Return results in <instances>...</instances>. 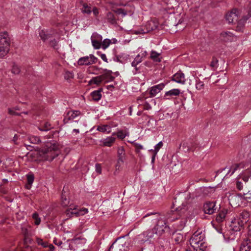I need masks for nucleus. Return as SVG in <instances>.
I'll list each match as a JSON object with an SVG mask.
<instances>
[{
  "mask_svg": "<svg viewBox=\"0 0 251 251\" xmlns=\"http://www.w3.org/2000/svg\"><path fill=\"white\" fill-rule=\"evenodd\" d=\"M114 135L108 136L106 138L102 139L100 142L103 146L110 147L112 146L116 140V137Z\"/></svg>",
  "mask_w": 251,
  "mask_h": 251,
  "instance_id": "412c9836",
  "label": "nucleus"
},
{
  "mask_svg": "<svg viewBox=\"0 0 251 251\" xmlns=\"http://www.w3.org/2000/svg\"><path fill=\"white\" fill-rule=\"evenodd\" d=\"M39 35L43 40L48 39L49 37V35L47 34L46 31L43 30H41L40 31Z\"/></svg>",
  "mask_w": 251,
  "mask_h": 251,
  "instance_id": "a18cd8bd",
  "label": "nucleus"
},
{
  "mask_svg": "<svg viewBox=\"0 0 251 251\" xmlns=\"http://www.w3.org/2000/svg\"><path fill=\"white\" fill-rule=\"evenodd\" d=\"M100 56L102 60H103L105 62H107V59L106 58V55L103 53H101L100 54Z\"/></svg>",
  "mask_w": 251,
  "mask_h": 251,
  "instance_id": "e2e57ef3",
  "label": "nucleus"
},
{
  "mask_svg": "<svg viewBox=\"0 0 251 251\" xmlns=\"http://www.w3.org/2000/svg\"><path fill=\"white\" fill-rule=\"evenodd\" d=\"M96 171L97 173L99 174H101V165L99 164H96L95 166Z\"/></svg>",
  "mask_w": 251,
  "mask_h": 251,
  "instance_id": "bf43d9fd",
  "label": "nucleus"
},
{
  "mask_svg": "<svg viewBox=\"0 0 251 251\" xmlns=\"http://www.w3.org/2000/svg\"><path fill=\"white\" fill-rule=\"evenodd\" d=\"M145 28H140L138 30H134L133 32L136 34H145L151 30L156 29L157 27V24L153 21H148L145 25Z\"/></svg>",
  "mask_w": 251,
  "mask_h": 251,
  "instance_id": "1a4fd4ad",
  "label": "nucleus"
},
{
  "mask_svg": "<svg viewBox=\"0 0 251 251\" xmlns=\"http://www.w3.org/2000/svg\"><path fill=\"white\" fill-rule=\"evenodd\" d=\"M128 243L124 238H119L112 244L109 251H128Z\"/></svg>",
  "mask_w": 251,
  "mask_h": 251,
  "instance_id": "20e7f679",
  "label": "nucleus"
},
{
  "mask_svg": "<svg viewBox=\"0 0 251 251\" xmlns=\"http://www.w3.org/2000/svg\"><path fill=\"white\" fill-rule=\"evenodd\" d=\"M163 144L162 141L159 142L157 144H156L154 146V149H153V153H155V154H157L160 148L163 146Z\"/></svg>",
  "mask_w": 251,
  "mask_h": 251,
  "instance_id": "de8ad7c7",
  "label": "nucleus"
},
{
  "mask_svg": "<svg viewBox=\"0 0 251 251\" xmlns=\"http://www.w3.org/2000/svg\"><path fill=\"white\" fill-rule=\"evenodd\" d=\"M82 11L85 13L90 14L91 12V8L87 4L84 3L82 8Z\"/></svg>",
  "mask_w": 251,
  "mask_h": 251,
  "instance_id": "a19ab883",
  "label": "nucleus"
},
{
  "mask_svg": "<svg viewBox=\"0 0 251 251\" xmlns=\"http://www.w3.org/2000/svg\"><path fill=\"white\" fill-rule=\"evenodd\" d=\"M172 239L176 244H179L183 241L184 237L183 235L180 233H174L172 236Z\"/></svg>",
  "mask_w": 251,
  "mask_h": 251,
  "instance_id": "393cba45",
  "label": "nucleus"
},
{
  "mask_svg": "<svg viewBox=\"0 0 251 251\" xmlns=\"http://www.w3.org/2000/svg\"><path fill=\"white\" fill-rule=\"evenodd\" d=\"M207 249V245L204 241L200 243L198 246L194 248L196 251H205Z\"/></svg>",
  "mask_w": 251,
  "mask_h": 251,
  "instance_id": "473e14b6",
  "label": "nucleus"
},
{
  "mask_svg": "<svg viewBox=\"0 0 251 251\" xmlns=\"http://www.w3.org/2000/svg\"><path fill=\"white\" fill-rule=\"evenodd\" d=\"M251 176V172L248 168L243 171L238 176V179L241 178L244 182L247 183Z\"/></svg>",
  "mask_w": 251,
  "mask_h": 251,
  "instance_id": "4be33fe9",
  "label": "nucleus"
},
{
  "mask_svg": "<svg viewBox=\"0 0 251 251\" xmlns=\"http://www.w3.org/2000/svg\"><path fill=\"white\" fill-rule=\"evenodd\" d=\"M160 56V53L155 51H152L151 54V58L155 62H160L161 61Z\"/></svg>",
  "mask_w": 251,
  "mask_h": 251,
  "instance_id": "72a5a7b5",
  "label": "nucleus"
},
{
  "mask_svg": "<svg viewBox=\"0 0 251 251\" xmlns=\"http://www.w3.org/2000/svg\"><path fill=\"white\" fill-rule=\"evenodd\" d=\"M8 113L10 114H11V115L16 114V113L14 112V109H12V108H9L8 109Z\"/></svg>",
  "mask_w": 251,
  "mask_h": 251,
  "instance_id": "338daca9",
  "label": "nucleus"
},
{
  "mask_svg": "<svg viewBox=\"0 0 251 251\" xmlns=\"http://www.w3.org/2000/svg\"><path fill=\"white\" fill-rule=\"evenodd\" d=\"M8 52V50L6 48L0 46V57H2Z\"/></svg>",
  "mask_w": 251,
  "mask_h": 251,
  "instance_id": "864d4df0",
  "label": "nucleus"
},
{
  "mask_svg": "<svg viewBox=\"0 0 251 251\" xmlns=\"http://www.w3.org/2000/svg\"><path fill=\"white\" fill-rule=\"evenodd\" d=\"M53 242L54 243L58 246H60L61 244H62V242L60 241H57L56 239H54V241H53Z\"/></svg>",
  "mask_w": 251,
  "mask_h": 251,
  "instance_id": "69168bd1",
  "label": "nucleus"
},
{
  "mask_svg": "<svg viewBox=\"0 0 251 251\" xmlns=\"http://www.w3.org/2000/svg\"><path fill=\"white\" fill-rule=\"evenodd\" d=\"M104 77L103 75H99L93 77L89 81V84L92 85L93 84H95L99 85L104 80Z\"/></svg>",
  "mask_w": 251,
  "mask_h": 251,
  "instance_id": "bb28decb",
  "label": "nucleus"
},
{
  "mask_svg": "<svg viewBox=\"0 0 251 251\" xmlns=\"http://www.w3.org/2000/svg\"><path fill=\"white\" fill-rule=\"evenodd\" d=\"M142 59H143L141 57V55H137L135 58L134 61L132 62V66L135 68L136 71H138V68L137 67V65L142 62Z\"/></svg>",
  "mask_w": 251,
  "mask_h": 251,
  "instance_id": "2f4dec72",
  "label": "nucleus"
},
{
  "mask_svg": "<svg viewBox=\"0 0 251 251\" xmlns=\"http://www.w3.org/2000/svg\"><path fill=\"white\" fill-rule=\"evenodd\" d=\"M80 112L77 110H70L68 112L67 117L69 120H73L79 116Z\"/></svg>",
  "mask_w": 251,
  "mask_h": 251,
  "instance_id": "c85d7f7f",
  "label": "nucleus"
},
{
  "mask_svg": "<svg viewBox=\"0 0 251 251\" xmlns=\"http://www.w3.org/2000/svg\"><path fill=\"white\" fill-rule=\"evenodd\" d=\"M64 78L67 81H70L74 78V75L71 72L66 71L64 73Z\"/></svg>",
  "mask_w": 251,
  "mask_h": 251,
  "instance_id": "58836bf2",
  "label": "nucleus"
},
{
  "mask_svg": "<svg viewBox=\"0 0 251 251\" xmlns=\"http://www.w3.org/2000/svg\"><path fill=\"white\" fill-rule=\"evenodd\" d=\"M29 141L32 144H37L40 141L39 138L37 136H30L28 137Z\"/></svg>",
  "mask_w": 251,
  "mask_h": 251,
  "instance_id": "49530a36",
  "label": "nucleus"
},
{
  "mask_svg": "<svg viewBox=\"0 0 251 251\" xmlns=\"http://www.w3.org/2000/svg\"><path fill=\"white\" fill-rule=\"evenodd\" d=\"M172 80L177 83L181 84H184L186 81L185 75L181 72H178L174 74L172 77Z\"/></svg>",
  "mask_w": 251,
  "mask_h": 251,
  "instance_id": "a211bd4d",
  "label": "nucleus"
},
{
  "mask_svg": "<svg viewBox=\"0 0 251 251\" xmlns=\"http://www.w3.org/2000/svg\"><path fill=\"white\" fill-rule=\"evenodd\" d=\"M144 100L145 99L143 98H140L137 99V102L140 105H143L144 109L146 110L150 109L151 108V106L148 103L145 102Z\"/></svg>",
  "mask_w": 251,
  "mask_h": 251,
  "instance_id": "7c9ffc66",
  "label": "nucleus"
},
{
  "mask_svg": "<svg viewBox=\"0 0 251 251\" xmlns=\"http://www.w3.org/2000/svg\"><path fill=\"white\" fill-rule=\"evenodd\" d=\"M97 58L93 55L90 54L79 58L78 60V64L80 65H88L97 62Z\"/></svg>",
  "mask_w": 251,
  "mask_h": 251,
  "instance_id": "9d476101",
  "label": "nucleus"
},
{
  "mask_svg": "<svg viewBox=\"0 0 251 251\" xmlns=\"http://www.w3.org/2000/svg\"><path fill=\"white\" fill-rule=\"evenodd\" d=\"M78 123H79V125H78L79 127L81 128L83 126H87V123H86V119L83 117H80V118L79 119V120L78 121Z\"/></svg>",
  "mask_w": 251,
  "mask_h": 251,
  "instance_id": "c03bdc74",
  "label": "nucleus"
},
{
  "mask_svg": "<svg viewBox=\"0 0 251 251\" xmlns=\"http://www.w3.org/2000/svg\"><path fill=\"white\" fill-rule=\"evenodd\" d=\"M236 187L238 190H241L243 188V183L238 180L236 182Z\"/></svg>",
  "mask_w": 251,
  "mask_h": 251,
  "instance_id": "4d7b16f0",
  "label": "nucleus"
},
{
  "mask_svg": "<svg viewBox=\"0 0 251 251\" xmlns=\"http://www.w3.org/2000/svg\"><path fill=\"white\" fill-rule=\"evenodd\" d=\"M196 88L198 90H201L204 88V83L201 81L196 82Z\"/></svg>",
  "mask_w": 251,
  "mask_h": 251,
  "instance_id": "603ef678",
  "label": "nucleus"
},
{
  "mask_svg": "<svg viewBox=\"0 0 251 251\" xmlns=\"http://www.w3.org/2000/svg\"><path fill=\"white\" fill-rule=\"evenodd\" d=\"M32 218L34 221V224L36 225H39L41 223V219L39 217L38 214L36 212L32 214Z\"/></svg>",
  "mask_w": 251,
  "mask_h": 251,
  "instance_id": "ea45409f",
  "label": "nucleus"
},
{
  "mask_svg": "<svg viewBox=\"0 0 251 251\" xmlns=\"http://www.w3.org/2000/svg\"><path fill=\"white\" fill-rule=\"evenodd\" d=\"M91 96L94 100L98 101L101 98V91H94L91 93Z\"/></svg>",
  "mask_w": 251,
  "mask_h": 251,
  "instance_id": "c756f323",
  "label": "nucleus"
},
{
  "mask_svg": "<svg viewBox=\"0 0 251 251\" xmlns=\"http://www.w3.org/2000/svg\"><path fill=\"white\" fill-rule=\"evenodd\" d=\"M117 135V137L121 139H124L126 136L129 135V132L127 130H119L117 133L114 132L112 135Z\"/></svg>",
  "mask_w": 251,
  "mask_h": 251,
  "instance_id": "cd10ccee",
  "label": "nucleus"
},
{
  "mask_svg": "<svg viewBox=\"0 0 251 251\" xmlns=\"http://www.w3.org/2000/svg\"><path fill=\"white\" fill-rule=\"evenodd\" d=\"M88 212V209L86 208H77L76 205H70L66 210L65 213L68 217H78L82 216Z\"/></svg>",
  "mask_w": 251,
  "mask_h": 251,
  "instance_id": "39448f33",
  "label": "nucleus"
},
{
  "mask_svg": "<svg viewBox=\"0 0 251 251\" xmlns=\"http://www.w3.org/2000/svg\"><path fill=\"white\" fill-rule=\"evenodd\" d=\"M155 233V231L153 230H149L143 232L142 234H140L137 237V239L140 244H143L146 241L149 240L150 239L152 238Z\"/></svg>",
  "mask_w": 251,
  "mask_h": 251,
  "instance_id": "9b49d317",
  "label": "nucleus"
},
{
  "mask_svg": "<svg viewBox=\"0 0 251 251\" xmlns=\"http://www.w3.org/2000/svg\"><path fill=\"white\" fill-rule=\"evenodd\" d=\"M0 43L3 45V47L7 48L9 50V47L10 45V37L6 31L1 32L0 35Z\"/></svg>",
  "mask_w": 251,
  "mask_h": 251,
  "instance_id": "ddd939ff",
  "label": "nucleus"
},
{
  "mask_svg": "<svg viewBox=\"0 0 251 251\" xmlns=\"http://www.w3.org/2000/svg\"><path fill=\"white\" fill-rule=\"evenodd\" d=\"M180 90L178 89H173L167 91L164 96V99L169 100L174 96H177L180 94Z\"/></svg>",
  "mask_w": 251,
  "mask_h": 251,
  "instance_id": "5701e85b",
  "label": "nucleus"
},
{
  "mask_svg": "<svg viewBox=\"0 0 251 251\" xmlns=\"http://www.w3.org/2000/svg\"><path fill=\"white\" fill-rule=\"evenodd\" d=\"M240 16V11L236 9H233L230 12H228L226 16V20L228 23H235L237 22L236 30L239 32L243 31L246 21L249 17H251V11L249 13L248 17H242L239 19Z\"/></svg>",
  "mask_w": 251,
  "mask_h": 251,
  "instance_id": "f257e3e1",
  "label": "nucleus"
},
{
  "mask_svg": "<svg viewBox=\"0 0 251 251\" xmlns=\"http://www.w3.org/2000/svg\"><path fill=\"white\" fill-rule=\"evenodd\" d=\"M249 220V213L247 212H243L239 217L234 218L232 220L230 226L232 230L235 231H240Z\"/></svg>",
  "mask_w": 251,
  "mask_h": 251,
  "instance_id": "7ed1b4c3",
  "label": "nucleus"
},
{
  "mask_svg": "<svg viewBox=\"0 0 251 251\" xmlns=\"http://www.w3.org/2000/svg\"><path fill=\"white\" fill-rule=\"evenodd\" d=\"M178 214L177 211L173 212L172 215L168 217L167 222H172L174 221L175 219L177 220L176 222L174 225V227L178 230H181L184 227L187 220L184 218H177Z\"/></svg>",
  "mask_w": 251,
  "mask_h": 251,
  "instance_id": "423d86ee",
  "label": "nucleus"
},
{
  "mask_svg": "<svg viewBox=\"0 0 251 251\" xmlns=\"http://www.w3.org/2000/svg\"><path fill=\"white\" fill-rule=\"evenodd\" d=\"M119 14H121L122 16H125L126 15V13L123 9H120L118 10Z\"/></svg>",
  "mask_w": 251,
  "mask_h": 251,
  "instance_id": "680f3d73",
  "label": "nucleus"
},
{
  "mask_svg": "<svg viewBox=\"0 0 251 251\" xmlns=\"http://www.w3.org/2000/svg\"><path fill=\"white\" fill-rule=\"evenodd\" d=\"M117 126L116 124L110 123L108 125H100L97 126V130L105 134L109 133L112 127Z\"/></svg>",
  "mask_w": 251,
  "mask_h": 251,
  "instance_id": "f3484780",
  "label": "nucleus"
},
{
  "mask_svg": "<svg viewBox=\"0 0 251 251\" xmlns=\"http://www.w3.org/2000/svg\"><path fill=\"white\" fill-rule=\"evenodd\" d=\"M48 247H49L50 250L51 251H52L54 249V247L52 244L48 245Z\"/></svg>",
  "mask_w": 251,
  "mask_h": 251,
  "instance_id": "774afa93",
  "label": "nucleus"
},
{
  "mask_svg": "<svg viewBox=\"0 0 251 251\" xmlns=\"http://www.w3.org/2000/svg\"><path fill=\"white\" fill-rule=\"evenodd\" d=\"M69 203V200L67 196L64 194L62 193L61 196V204L63 206H67Z\"/></svg>",
  "mask_w": 251,
  "mask_h": 251,
  "instance_id": "e433bc0d",
  "label": "nucleus"
},
{
  "mask_svg": "<svg viewBox=\"0 0 251 251\" xmlns=\"http://www.w3.org/2000/svg\"><path fill=\"white\" fill-rule=\"evenodd\" d=\"M102 36L97 33H94L91 36L92 45L95 49H99L101 48Z\"/></svg>",
  "mask_w": 251,
  "mask_h": 251,
  "instance_id": "4468645a",
  "label": "nucleus"
},
{
  "mask_svg": "<svg viewBox=\"0 0 251 251\" xmlns=\"http://www.w3.org/2000/svg\"><path fill=\"white\" fill-rule=\"evenodd\" d=\"M27 184L26 185V187L27 189H29L31 187V186L33 182L34 177L33 175H28L27 176Z\"/></svg>",
  "mask_w": 251,
  "mask_h": 251,
  "instance_id": "f704fd0d",
  "label": "nucleus"
},
{
  "mask_svg": "<svg viewBox=\"0 0 251 251\" xmlns=\"http://www.w3.org/2000/svg\"><path fill=\"white\" fill-rule=\"evenodd\" d=\"M244 198L241 194H230L228 196L229 203L232 207H237L245 205Z\"/></svg>",
  "mask_w": 251,
  "mask_h": 251,
  "instance_id": "0eeeda50",
  "label": "nucleus"
},
{
  "mask_svg": "<svg viewBox=\"0 0 251 251\" xmlns=\"http://www.w3.org/2000/svg\"><path fill=\"white\" fill-rule=\"evenodd\" d=\"M228 213V210L227 209H223L221 212L219 213L217 215L216 220V221L220 223L224 221L225 219L226 216Z\"/></svg>",
  "mask_w": 251,
  "mask_h": 251,
  "instance_id": "a878e982",
  "label": "nucleus"
},
{
  "mask_svg": "<svg viewBox=\"0 0 251 251\" xmlns=\"http://www.w3.org/2000/svg\"><path fill=\"white\" fill-rule=\"evenodd\" d=\"M138 55H141V57L143 59L147 55V52L146 50H141L140 53Z\"/></svg>",
  "mask_w": 251,
  "mask_h": 251,
  "instance_id": "052dcab7",
  "label": "nucleus"
},
{
  "mask_svg": "<svg viewBox=\"0 0 251 251\" xmlns=\"http://www.w3.org/2000/svg\"><path fill=\"white\" fill-rule=\"evenodd\" d=\"M92 11H93V14L96 16H97L99 14L98 10L96 7H94L93 8Z\"/></svg>",
  "mask_w": 251,
  "mask_h": 251,
  "instance_id": "0e129e2a",
  "label": "nucleus"
},
{
  "mask_svg": "<svg viewBox=\"0 0 251 251\" xmlns=\"http://www.w3.org/2000/svg\"><path fill=\"white\" fill-rule=\"evenodd\" d=\"M167 228V223L165 221L162 219L158 220L157 224L155 226L154 230L157 235H161Z\"/></svg>",
  "mask_w": 251,
  "mask_h": 251,
  "instance_id": "f8f14e48",
  "label": "nucleus"
},
{
  "mask_svg": "<svg viewBox=\"0 0 251 251\" xmlns=\"http://www.w3.org/2000/svg\"><path fill=\"white\" fill-rule=\"evenodd\" d=\"M36 242L39 245L42 246L43 248L48 247V243L43 241V240L42 239L37 238L36 239Z\"/></svg>",
  "mask_w": 251,
  "mask_h": 251,
  "instance_id": "8fccbe9b",
  "label": "nucleus"
},
{
  "mask_svg": "<svg viewBox=\"0 0 251 251\" xmlns=\"http://www.w3.org/2000/svg\"><path fill=\"white\" fill-rule=\"evenodd\" d=\"M51 127L49 123L46 122L44 124V126L43 127L41 126L39 128V129L41 131H46L49 130L50 129H51Z\"/></svg>",
  "mask_w": 251,
  "mask_h": 251,
  "instance_id": "37998d69",
  "label": "nucleus"
},
{
  "mask_svg": "<svg viewBox=\"0 0 251 251\" xmlns=\"http://www.w3.org/2000/svg\"><path fill=\"white\" fill-rule=\"evenodd\" d=\"M210 66L213 69H216L218 66V60L217 58H213L210 63Z\"/></svg>",
  "mask_w": 251,
  "mask_h": 251,
  "instance_id": "09e8293b",
  "label": "nucleus"
},
{
  "mask_svg": "<svg viewBox=\"0 0 251 251\" xmlns=\"http://www.w3.org/2000/svg\"><path fill=\"white\" fill-rule=\"evenodd\" d=\"M251 249V244L248 240H244L240 245L239 251H250Z\"/></svg>",
  "mask_w": 251,
  "mask_h": 251,
  "instance_id": "b1692460",
  "label": "nucleus"
},
{
  "mask_svg": "<svg viewBox=\"0 0 251 251\" xmlns=\"http://www.w3.org/2000/svg\"><path fill=\"white\" fill-rule=\"evenodd\" d=\"M164 87L165 84L164 83H160L151 87L150 90L151 97H155L164 88Z\"/></svg>",
  "mask_w": 251,
  "mask_h": 251,
  "instance_id": "aec40b11",
  "label": "nucleus"
},
{
  "mask_svg": "<svg viewBox=\"0 0 251 251\" xmlns=\"http://www.w3.org/2000/svg\"><path fill=\"white\" fill-rule=\"evenodd\" d=\"M204 235L199 231L195 232L190 239V244L194 248L204 241Z\"/></svg>",
  "mask_w": 251,
  "mask_h": 251,
  "instance_id": "6e6552de",
  "label": "nucleus"
},
{
  "mask_svg": "<svg viewBox=\"0 0 251 251\" xmlns=\"http://www.w3.org/2000/svg\"><path fill=\"white\" fill-rule=\"evenodd\" d=\"M133 143L134 144V146L136 147L137 152L139 151V150H143L144 149L143 146L142 145H141V144L136 143H134V142H133Z\"/></svg>",
  "mask_w": 251,
  "mask_h": 251,
  "instance_id": "13d9d810",
  "label": "nucleus"
},
{
  "mask_svg": "<svg viewBox=\"0 0 251 251\" xmlns=\"http://www.w3.org/2000/svg\"><path fill=\"white\" fill-rule=\"evenodd\" d=\"M203 210L205 213L208 214H213L216 210L215 203L214 202L207 201L203 206Z\"/></svg>",
  "mask_w": 251,
  "mask_h": 251,
  "instance_id": "dca6fc26",
  "label": "nucleus"
},
{
  "mask_svg": "<svg viewBox=\"0 0 251 251\" xmlns=\"http://www.w3.org/2000/svg\"><path fill=\"white\" fill-rule=\"evenodd\" d=\"M243 197L244 198V199L245 202L251 199V191H249L247 193H244Z\"/></svg>",
  "mask_w": 251,
  "mask_h": 251,
  "instance_id": "6e6d98bb",
  "label": "nucleus"
},
{
  "mask_svg": "<svg viewBox=\"0 0 251 251\" xmlns=\"http://www.w3.org/2000/svg\"><path fill=\"white\" fill-rule=\"evenodd\" d=\"M118 156L119 158H122V159L125 158V150L123 147H120L118 149Z\"/></svg>",
  "mask_w": 251,
  "mask_h": 251,
  "instance_id": "79ce46f5",
  "label": "nucleus"
},
{
  "mask_svg": "<svg viewBox=\"0 0 251 251\" xmlns=\"http://www.w3.org/2000/svg\"><path fill=\"white\" fill-rule=\"evenodd\" d=\"M220 38L221 40L224 42H231L236 39V37L233 33L228 31L222 32Z\"/></svg>",
  "mask_w": 251,
  "mask_h": 251,
  "instance_id": "2eb2a0df",
  "label": "nucleus"
},
{
  "mask_svg": "<svg viewBox=\"0 0 251 251\" xmlns=\"http://www.w3.org/2000/svg\"><path fill=\"white\" fill-rule=\"evenodd\" d=\"M21 228L23 232L25 234H27L29 229L31 228V226L27 223H25L22 225Z\"/></svg>",
  "mask_w": 251,
  "mask_h": 251,
  "instance_id": "c9c22d12",
  "label": "nucleus"
},
{
  "mask_svg": "<svg viewBox=\"0 0 251 251\" xmlns=\"http://www.w3.org/2000/svg\"><path fill=\"white\" fill-rule=\"evenodd\" d=\"M244 168V165L242 163H240L239 164H234L232 165L231 167L229 169L226 176H230L237 171L239 172L241 171V170L243 169Z\"/></svg>",
  "mask_w": 251,
  "mask_h": 251,
  "instance_id": "6ab92c4d",
  "label": "nucleus"
},
{
  "mask_svg": "<svg viewBox=\"0 0 251 251\" xmlns=\"http://www.w3.org/2000/svg\"><path fill=\"white\" fill-rule=\"evenodd\" d=\"M61 146L56 143H48L46 147L39 151L40 155L45 160L52 161L60 153Z\"/></svg>",
  "mask_w": 251,
  "mask_h": 251,
  "instance_id": "f03ea898",
  "label": "nucleus"
},
{
  "mask_svg": "<svg viewBox=\"0 0 251 251\" xmlns=\"http://www.w3.org/2000/svg\"><path fill=\"white\" fill-rule=\"evenodd\" d=\"M112 43V41L109 39H105L101 43V47L105 50L107 48L110 44Z\"/></svg>",
  "mask_w": 251,
  "mask_h": 251,
  "instance_id": "4c0bfd02",
  "label": "nucleus"
},
{
  "mask_svg": "<svg viewBox=\"0 0 251 251\" xmlns=\"http://www.w3.org/2000/svg\"><path fill=\"white\" fill-rule=\"evenodd\" d=\"M124 159H122V158H119L118 159V160L117 161V163L115 165V168L116 169L119 170L121 167L122 166V164L124 163Z\"/></svg>",
  "mask_w": 251,
  "mask_h": 251,
  "instance_id": "3c124183",
  "label": "nucleus"
},
{
  "mask_svg": "<svg viewBox=\"0 0 251 251\" xmlns=\"http://www.w3.org/2000/svg\"><path fill=\"white\" fill-rule=\"evenodd\" d=\"M20 72V67L16 65H14L13 66L12 69V73L14 74H18Z\"/></svg>",
  "mask_w": 251,
  "mask_h": 251,
  "instance_id": "5fc2aeb1",
  "label": "nucleus"
}]
</instances>
